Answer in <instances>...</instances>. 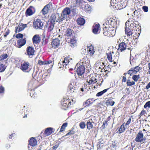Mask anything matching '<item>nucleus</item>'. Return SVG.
Segmentation results:
<instances>
[{
	"instance_id": "nucleus-57",
	"label": "nucleus",
	"mask_w": 150,
	"mask_h": 150,
	"mask_svg": "<svg viewBox=\"0 0 150 150\" xmlns=\"http://www.w3.org/2000/svg\"><path fill=\"white\" fill-rule=\"evenodd\" d=\"M45 61H43L40 60H39L38 61V64L40 66L42 65H45Z\"/></svg>"
},
{
	"instance_id": "nucleus-1",
	"label": "nucleus",
	"mask_w": 150,
	"mask_h": 150,
	"mask_svg": "<svg viewBox=\"0 0 150 150\" xmlns=\"http://www.w3.org/2000/svg\"><path fill=\"white\" fill-rule=\"evenodd\" d=\"M32 69V66L28 62H24L22 63L21 65L20 69L23 72H29Z\"/></svg>"
},
{
	"instance_id": "nucleus-41",
	"label": "nucleus",
	"mask_w": 150,
	"mask_h": 150,
	"mask_svg": "<svg viewBox=\"0 0 150 150\" xmlns=\"http://www.w3.org/2000/svg\"><path fill=\"white\" fill-rule=\"evenodd\" d=\"M74 128H72L71 129L69 130L68 132L64 136H71L75 133V131H74Z\"/></svg>"
},
{
	"instance_id": "nucleus-2",
	"label": "nucleus",
	"mask_w": 150,
	"mask_h": 150,
	"mask_svg": "<svg viewBox=\"0 0 150 150\" xmlns=\"http://www.w3.org/2000/svg\"><path fill=\"white\" fill-rule=\"evenodd\" d=\"M74 103V101L72 99L64 98L63 101L62 102L61 104L62 108L64 110H67Z\"/></svg>"
},
{
	"instance_id": "nucleus-60",
	"label": "nucleus",
	"mask_w": 150,
	"mask_h": 150,
	"mask_svg": "<svg viewBox=\"0 0 150 150\" xmlns=\"http://www.w3.org/2000/svg\"><path fill=\"white\" fill-rule=\"evenodd\" d=\"M23 34L21 33H18L17 34L16 36V37L17 38H23Z\"/></svg>"
},
{
	"instance_id": "nucleus-29",
	"label": "nucleus",
	"mask_w": 150,
	"mask_h": 150,
	"mask_svg": "<svg viewBox=\"0 0 150 150\" xmlns=\"http://www.w3.org/2000/svg\"><path fill=\"white\" fill-rule=\"evenodd\" d=\"M125 123H123L119 128H118L117 129H119L117 132V133L121 134L125 131L126 128L125 127Z\"/></svg>"
},
{
	"instance_id": "nucleus-48",
	"label": "nucleus",
	"mask_w": 150,
	"mask_h": 150,
	"mask_svg": "<svg viewBox=\"0 0 150 150\" xmlns=\"http://www.w3.org/2000/svg\"><path fill=\"white\" fill-rule=\"evenodd\" d=\"M6 68V67L4 64L0 63V72L4 71Z\"/></svg>"
},
{
	"instance_id": "nucleus-5",
	"label": "nucleus",
	"mask_w": 150,
	"mask_h": 150,
	"mask_svg": "<svg viewBox=\"0 0 150 150\" xmlns=\"http://www.w3.org/2000/svg\"><path fill=\"white\" fill-rule=\"evenodd\" d=\"M127 49L130 50V52L132 50V48L131 47H128L127 46V44L123 42L119 43L118 45V47L117 49L118 51H120L121 52H123L125 50Z\"/></svg>"
},
{
	"instance_id": "nucleus-38",
	"label": "nucleus",
	"mask_w": 150,
	"mask_h": 150,
	"mask_svg": "<svg viewBox=\"0 0 150 150\" xmlns=\"http://www.w3.org/2000/svg\"><path fill=\"white\" fill-rule=\"evenodd\" d=\"M23 27V26L22 25H21V23H20L18 25V26L16 27H15V32L16 33H19L21 31L23 30H21L20 29L21 28H22Z\"/></svg>"
},
{
	"instance_id": "nucleus-3",
	"label": "nucleus",
	"mask_w": 150,
	"mask_h": 150,
	"mask_svg": "<svg viewBox=\"0 0 150 150\" xmlns=\"http://www.w3.org/2000/svg\"><path fill=\"white\" fill-rule=\"evenodd\" d=\"M87 82L90 85H92L97 82V76L95 73H93L88 76Z\"/></svg>"
},
{
	"instance_id": "nucleus-54",
	"label": "nucleus",
	"mask_w": 150,
	"mask_h": 150,
	"mask_svg": "<svg viewBox=\"0 0 150 150\" xmlns=\"http://www.w3.org/2000/svg\"><path fill=\"white\" fill-rule=\"evenodd\" d=\"M146 112L145 110H143L140 112V114L138 116L139 117H140L141 116H143V115H144L145 114H146Z\"/></svg>"
},
{
	"instance_id": "nucleus-12",
	"label": "nucleus",
	"mask_w": 150,
	"mask_h": 150,
	"mask_svg": "<svg viewBox=\"0 0 150 150\" xmlns=\"http://www.w3.org/2000/svg\"><path fill=\"white\" fill-rule=\"evenodd\" d=\"M144 134L141 130H140L137 134L135 139V141L137 142H141L144 140Z\"/></svg>"
},
{
	"instance_id": "nucleus-47",
	"label": "nucleus",
	"mask_w": 150,
	"mask_h": 150,
	"mask_svg": "<svg viewBox=\"0 0 150 150\" xmlns=\"http://www.w3.org/2000/svg\"><path fill=\"white\" fill-rule=\"evenodd\" d=\"M136 73V72L133 68H132L130 69L129 70L128 72V74H129L130 76H131L132 74Z\"/></svg>"
},
{
	"instance_id": "nucleus-18",
	"label": "nucleus",
	"mask_w": 150,
	"mask_h": 150,
	"mask_svg": "<svg viewBox=\"0 0 150 150\" xmlns=\"http://www.w3.org/2000/svg\"><path fill=\"white\" fill-rule=\"evenodd\" d=\"M68 90L71 93H76L78 91V87L76 86H74L70 84L68 87Z\"/></svg>"
},
{
	"instance_id": "nucleus-15",
	"label": "nucleus",
	"mask_w": 150,
	"mask_h": 150,
	"mask_svg": "<svg viewBox=\"0 0 150 150\" xmlns=\"http://www.w3.org/2000/svg\"><path fill=\"white\" fill-rule=\"evenodd\" d=\"M125 34L127 37H131L133 34V30L131 28H129V27H125Z\"/></svg>"
},
{
	"instance_id": "nucleus-19",
	"label": "nucleus",
	"mask_w": 150,
	"mask_h": 150,
	"mask_svg": "<svg viewBox=\"0 0 150 150\" xmlns=\"http://www.w3.org/2000/svg\"><path fill=\"white\" fill-rule=\"evenodd\" d=\"M41 38L39 35H34L32 39L33 44L35 45L39 44L41 41Z\"/></svg>"
},
{
	"instance_id": "nucleus-14",
	"label": "nucleus",
	"mask_w": 150,
	"mask_h": 150,
	"mask_svg": "<svg viewBox=\"0 0 150 150\" xmlns=\"http://www.w3.org/2000/svg\"><path fill=\"white\" fill-rule=\"evenodd\" d=\"M65 35L67 39H69V38L75 36L73 30L69 28L66 30Z\"/></svg>"
},
{
	"instance_id": "nucleus-37",
	"label": "nucleus",
	"mask_w": 150,
	"mask_h": 150,
	"mask_svg": "<svg viewBox=\"0 0 150 150\" xmlns=\"http://www.w3.org/2000/svg\"><path fill=\"white\" fill-rule=\"evenodd\" d=\"M115 103V102L112 99L110 98L108 99L106 102V104L107 105H109L111 106L113 105Z\"/></svg>"
},
{
	"instance_id": "nucleus-22",
	"label": "nucleus",
	"mask_w": 150,
	"mask_h": 150,
	"mask_svg": "<svg viewBox=\"0 0 150 150\" xmlns=\"http://www.w3.org/2000/svg\"><path fill=\"white\" fill-rule=\"evenodd\" d=\"M54 132L53 128L48 127L46 129L44 132V136H47L51 135Z\"/></svg>"
},
{
	"instance_id": "nucleus-52",
	"label": "nucleus",
	"mask_w": 150,
	"mask_h": 150,
	"mask_svg": "<svg viewBox=\"0 0 150 150\" xmlns=\"http://www.w3.org/2000/svg\"><path fill=\"white\" fill-rule=\"evenodd\" d=\"M8 57V55L7 54H4L0 56V59L1 60H3L6 59Z\"/></svg>"
},
{
	"instance_id": "nucleus-17",
	"label": "nucleus",
	"mask_w": 150,
	"mask_h": 150,
	"mask_svg": "<svg viewBox=\"0 0 150 150\" xmlns=\"http://www.w3.org/2000/svg\"><path fill=\"white\" fill-rule=\"evenodd\" d=\"M60 40L57 38L54 39L52 42V47L54 49L57 48L60 45Z\"/></svg>"
},
{
	"instance_id": "nucleus-8",
	"label": "nucleus",
	"mask_w": 150,
	"mask_h": 150,
	"mask_svg": "<svg viewBox=\"0 0 150 150\" xmlns=\"http://www.w3.org/2000/svg\"><path fill=\"white\" fill-rule=\"evenodd\" d=\"M103 30L104 32H103V34L105 36H112L113 34L112 33V32L114 33L113 31L111 30V28L109 29L108 27L105 26L104 24L103 25Z\"/></svg>"
},
{
	"instance_id": "nucleus-28",
	"label": "nucleus",
	"mask_w": 150,
	"mask_h": 150,
	"mask_svg": "<svg viewBox=\"0 0 150 150\" xmlns=\"http://www.w3.org/2000/svg\"><path fill=\"white\" fill-rule=\"evenodd\" d=\"M140 12V11L138 10L134 11L133 14L132 15V19L135 20V19L138 18L139 16L141 15Z\"/></svg>"
},
{
	"instance_id": "nucleus-64",
	"label": "nucleus",
	"mask_w": 150,
	"mask_h": 150,
	"mask_svg": "<svg viewBox=\"0 0 150 150\" xmlns=\"http://www.w3.org/2000/svg\"><path fill=\"white\" fill-rule=\"evenodd\" d=\"M59 144H57L54 146H53L52 147V150H56L57 148L58 147Z\"/></svg>"
},
{
	"instance_id": "nucleus-30",
	"label": "nucleus",
	"mask_w": 150,
	"mask_h": 150,
	"mask_svg": "<svg viewBox=\"0 0 150 150\" xmlns=\"http://www.w3.org/2000/svg\"><path fill=\"white\" fill-rule=\"evenodd\" d=\"M57 15L55 14H52L48 22L55 24L56 20Z\"/></svg>"
},
{
	"instance_id": "nucleus-45",
	"label": "nucleus",
	"mask_w": 150,
	"mask_h": 150,
	"mask_svg": "<svg viewBox=\"0 0 150 150\" xmlns=\"http://www.w3.org/2000/svg\"><path fill=\"white\" fill-rule=\"evenodd\" d=\"M86 126L87 129L88 130H90L92 128L93 125L91 122L89 121L87 122Z\"/></svg>"
},
{
	"instance_id": "nucleus-33",
	"label": "nucleus",
	"mask_w": 150,
	"mask_h": 150,
	"mask_svg": "<svg viewBox=\"0 0 150 150\" xmlns=\"http://www.w3.org/2000/svg\"><path fill=\"white\" fill-rule=\"evenodd\" d=\"M77 22L79 25H83L85 23V21L83 18H79L77 20Z\"/></svg>"
},
{
	"instance_id": "nucleus-62",
	"label": "nucleus",
	"mask_w": 150,
	"mask_h": 150,
	"mask_svg": "<svg viewBox=\"0 0 150 150\" xmlns=\"http://www.w3.org/2000/svg\"><path fill=\"white\" fill-rule=\"evenodd\" d=\"M103 70H104L105 71V73H106V74H105V75L108 76V73L109 72H110V71H108V70H107V69H105L104 68H103V69H101V71H103Z\"/></svg>"
},
{
	"instance_id": "nucleus-56",
	"label": "nucleus",
	"mask_w": 150,
	"mask_h": 150,
	"mask_svg": "<svg viewBox=\"0 0 150 150\" xmlns=\"http://www.w3.org/2000/svg\"><path fill=\"white\" fill-rule=\"evenodd\" d=\"M133 68L134 69L136 73L142 69V68L139 66H136L135 67H133Z\"/></svg>"
},
{
	"instance_id": "nucleus-23",
	"label": "nucleus",
	"mask_w": 150,
	"mask_h": 150,
	"mask_svg": "<svg viewBox=\"0 0 150 150\" xmlns=\"http://www.w3.org/2000/svg\"><path fill=\"white\" fill-rule=\"evenodd\" d=\"M37 140L34 137H31L28 140V145L31 146H35L37 145Z\"/></svg>"
},
{
	"instance_id": "nucleus-7",
	"label": "nucleus",
	"mask_w": 150,
	"mask_h": 150,
	"mask_svg": "<svg viewBox=\"0 0 150 150\" xmlns=\"http://www.w3.org/2000/svg\"><path fill=\"white\" fill-rule=\"evenodd\" d=\"M133 19L129 18L125 23V26L127 27H129V28H132V30H134L135 28H137V26L139 27L138 25L136 24L133 20Z\"/></svg>"
},
{
	"instance_id": "nucleus-13",
	"label": "nucleus",
	"mask_w": 150,
	"mask_h": 150,
	"mask_svg": "<svg viewBox=\"0 0 150 150\" xmlns=\"http://www.w3.org/2000/svg\"><path fill=\"white\" fill-rule=\"evenodd\" d=\"M26 42L25 38H21L18 40L17 43H15V45L16 47L20 48L26 44Z\"/></svg>"
},
{
	"instance_id": "nucleus-36",
	"label": "nucleus",
	"mask_w": 150,
	"mask_h": 150,
	"mask_svg": "<svg viewBox=\"0 0 150 150\" xmlns=\"http://www.w3.org/2000/svg\"><path fill=\"white\" fill-rule=\"evenodd\" d=\"M75 0V6L77 7H79L80 8L82 7V0Z\"/></svg>"
},
{
	"instance_id": "nucleus-59",
	"label": "nucleus",
	"mask_w": 150,
	"mask_h": 150,
	"mask_svg": "<svg viewBox=\"0 0 150 150\" xmlns=\"http://www.w3.org/2000/svg\"><path fill=\"white\" fill-rule=\"evenodd\" d=\"M119 59V56L117 55H114V59H112V62L113 61H118Z\"/></svg>"
},
{
	"instance_id": "nucleus-43",
	"label": "nucleus",
	"mask_w": 150,
	"mask_h": 150,
	"mask_svg": "<svg viewBox=\"0 0 150 150\" xmlns=\"http://www.w3.org/2000/svg\"><path fill=\"white\" fill-rule=\"evenodd\" d=\"M126 84L127 86H131L134 85L135 84V83L133 81H130V79H128L127 81Z\"/></svg>"
},
{
	"instance_id": "nucleus-58",
	"label": "nucleus",
	"mask_w": 150,
	"mask_h": 150,
	"mask_svg": "<svg viewBox=\"0 0 150 150\" xmlns=\"http://www.w3.org/2000/svg\"><path fill=\"white\" fill-rule=\"evenodd\" d=\"M108 121H107V120H105V122H103L102 126L103 129H104L105 128V126H107L108 125Z\"/></svg>"
},
{
	"instance_id": "nucleus-31",
	"label": "nucleus",
	"mask_w": 150,
	"mask_h": 150,
	"mask_svg": "<svg viewBox=\"0 0 150 150\" xmlns=\"http://www.w3.org/2000/svg\"><path fill=\"white\" fill-rule=\"evenodd\" d=\"M88 51V55L91 57L93 56L95 52L94 47L91 45L89 47Z\"/></svg>"
},
{
	"instance_id": "nucleus-27",
	"label": "nucleus",
	"mask_w": 150,
	"mask_h": 150,
	"mask_svg": "<svg viewBox=\"0 0 150 150\" xmlns=\"http://www.w3.org/2000/svg\"><path fill=\"white\" fill-rule=\"evenodd\" d=\"M115 22L114 21H113V18H110L108 20H107L105 23L110 28L112 26L113 27V25L114 24Z\"/></svg>"
},
{
	"instance_id": "nucleus-16",
	"label": "nucleus",
	"mask_w": 150,
	"mask_h": 150,
	"mask_svg": "<svg viewBox=\"0 0 150 150\" xmlns=\"http://www.w3.org/2000/svg\"><path fill=\"white\" fill-rule=\"evenodd\" d=\"M79 66L77 68L76 72L78 76H81L85 71V67L82 65H79Z\"/></svg>"
},
{
	"instance_id": "nucleus-10",
	"label": "nucleus",
	"mask_w": 150,
	"mask_h": 150,
	"mask_svg": "<svg viewBox=\"0 0 150 150\" xmlns=\"http://www.w3.org/2000/svg\"><path fill=\"white\" fill-rule=\"evenodd\" d=\"M34 27L36 29H41L43 26V24L40 20L37 19L33 22Z\"/></svg>"
},
{
	"instance_id": "nucleus-44",
	"label": "nucleus",
	"mask_w": 150,
	"mask_h": 150,
	"mask_svg": "<svg viewBox=\"0 0 150 150\" xmlns=\"http://www.w3.org/2000/svg\"><path fill=\"white\" fill-rule=\"evenodd\" d=\"M47 10L49 11L51 10L52 8V5L51 2H50L48 4H47L45 6Z\"/></svg>"
},
{
	"instance_id": "nucleus-35",
	"label": "nucleus",
	"mask_w": 150,
	"mask_h": 150,
	"mask_svg": "<svg viewBox=\"0 0 150 150\" xmlns=\"http://www.w3.org/2000/svg\"><path fill=\"white\" fill-rule=\"evenodd\" d=\"M117 6L119 10L123 9L126 7L125 2L123 1H120L119 3H118Z\"/></svg>"
},
{
	"instance_id": "nucleus-32",
	"label": "nucleus",
	"mask_w": 150,
	"mask_h": 150,
	"mask_svg": "<svg viewBox=\"0 0 150 150\" xmlns=\"http://www.w3.org/2000/svg\"><path fill=\"white\" fill-rule=\"evenodd\" d=\"M95 100L93 98H89L84 103V105L85 107L88 106L90 104H92Z\"/></svg>"
},
{
	"instance_id": "nucleus-61",
	"label": "nucleus",
	"mask_w": 150,
	"mask_h": 150,
	"mask_svg": "<svg viewBox=\"0 0 150 150\" xmlns=\"http://www.w3.org/2000/svg\"><path fill=\"white\" fill-rule=\"evenodd\" d=\"M131 117H130L129 119L127 121L126 123H125V125L126 126V125H128L131 122Z\"/></svg>"
},
{
	"instance_id": "nucleus-42",
	"label": "nucleus",
	"mask_w": 150,
	"mask_h": 150,
	"mask_svg": "<svg viewBox=\"0 0 150 150\" xmlns=\"http://www.w3.org/2000/svg\"><path fill=\"white\" fill-rule=\"evenodd\" d=\"M67 125L68 123L67 122H65L63 123L61 127L59 132H62L64 131L66 127H67Z\"/></svg>"
},
{
	"instance_id": "nucleus-40",
	"label": "nucleus",
	"mask_w": 150,
	"mask_h": 150,
	"mask_svg": "<svg viewBox=\"0 0 150 150\" xmlns=\"http://www.w3.org/2000/svg\"><path fill=\"white\" fill-rule=\"evenodd\" d=\"M48 79V75H45V74H42V76H41V81H42L43 82L47 80Z\"/></svg>"
},
{
	"instance_id": "nucleus-9",
	"label": "nucleus",
	"mask_w": 150,
	"mask_h": 150,
	"mask_svg": "<svg viewBox=\"0 0 150 150\" xmlns=\"http://www.w3.org/2000/svg\"><path fill=\"white\" fill-rule=\"evenodd\" d=\"M36 12V9L33 6H30L26 9L25 12V15L26 16H30L34 14Z\"/></svg>"
},
{
	"instance_id": "nucleus-49",
	"label": "nucleus",
	"mask_w": 150,
	"mask_h": 150,
	"mask_svg": "<svg viewBox=\"0 0 150 150\" xmlns=\"http://www.w3.org/2000/svg\"><path fill=\"white\" fill-rule=\"evenodd\" d=\"M140 78V75L139 74L138 75H134L132 77V79L134 81L137 82L138 80Z\"/></svg>"
},
{
	"instance_id": "nucleus-11",
	"label": "nucleus",
	"mask_w": 150,
	"mask_h": 150,
	"mask_svg": "<svg viewBox=\"0 0 150 150\" xmlns=\"http://www.w3.org/2000/svg\"><path fill=\"white\" fill-rule=\"evenodd\" d=\"M70 13L71 10L69 8L66 7L64 8L61 14V18L62 20H64L65 18H66L67 15L70 14Z\"/></svg>"
},
{
	"instance_id": "nucleus-20",
	"label": "nucleus",
	"mask_w": 150,
	"mask_h": 150,
	"mask_svg": "<svg viewBox=\"0 0 150 150\" xmlns=\"http://www.w3.org/2000/svg\"><path fill=\"white\" fill-rule=\"evenodd\" d=\"M72 60L69 56L65 57L64 59V61L62 62L64 64H63L62 66H60L59 69H62V68L64 67H66L67 64L70 62V61Z\"/></svg>"
},
{
	"instance_id": "nucleus-6",
	"label": "nucleus",
	"mask_w": 150,
	"mask_h": 150,
	"mask_svg": "<svg viewBox=\"0 0 150 150\" xmlns=\"http://www.w3.org/2000/svg\"><path fill=\"white\" fill-rule=\"evenodd\" d=\"M67 42L69 45L72 47L76 46L77 44V40L76 36H74L69 39H67Z\"/></svg>"
},
{
	"instance_id": "nucleus-63",
	"label": "nucleus",
	"mask_w": 150,
	"mask_h": 150,
	"mask_svg": "<svg viewBox=\"0 0 150 150\" xmlns=\"http://www.w3.org/2000/svg\"><path fill=\"white\" fill-rule=\"evenodd\" d=\"M10 30L9 29H8L7 31L6 32L5 34L4 35V37H6L10 33Z\"/></svg>"
},
{
	"instance_id": "nucleus-25",
	"label": "nucleus",
	"mask_w": 150,
	"mask_h": 150,
	"mask_svg": "<svg viewBox=\"0 0 150 150\" xmlns=\"http://www.w3.org/2000/svg\"><path fill=\"white\" fill-rule=\"evenodd\" d=\"M92 32L95 34H98L99 30H100V25L98 23L94 25L92 27Z\"/></svg>"
},
{
	"instance_id": "nucleus-55",
	"label": "nucleus",
	"mask_w": 150,
	"mask_h": 150,
	"mask_svg": "<svg viewBox=\"0 0 150 150\" xmlns=\"http://www.w3.org/2000/svg\"><path fill=\"white\" fill-rule=\"evenodd\" d=\"M150 108V101H148L144 105V108Z\"/></svg>"
},
{
	"instance_id": "nucleus-51",
	"label": "nucleus",
	"mask_w": 150,
	"mask_h": 150,
	"mask_svg": "<svg viewBox=\"0 0 150 150\" xmlns=\"http://www.w3.org/2000/svg\"><path fill=\"white\" fill-rule=\"evenodd\" d=\"M103 146V143H101L100 142H99L98 143L97 146L98 149H100Z\"/></svg>"
},
{
	"instance_id": "nucleus-53",
	"label": "nucleus",
	"mask_w": 150,
	"mask_h": 150,
	"mask_svg": "<svg viewBox=\"0 0 150 150\" xmlns=\"http://www.w3.org/2000/svg\"><path fill=\"white\" fill-rule=\"evenodd\" d=\"M79 126L81 129H83L86 126L85 122H81L79 124Z\"/></svg>"
},
{
	"instance_id": "nucleus-21",
	"label": "nucleus",
	"mask_w": 150,
	"mask_h": 150,
	"mask_svg": "<svg viewBox=\"0 0 150 150\" xmlns=\"http://www.w3.org/2000/svg\"><path fill=\"white\" fill-rule=\"evenodd\" d=\"M35 50L33 47L28 46L26 48V52L29 56H33L34 54Z\"/></svg>"
},
{
	"instance_id": "nucleus-46",
	"label": "nucleus",
	"mask_w": 150,
	"mask_h": 150,
	"mask_svg": "<svg viewBox=\"0 0 150 150\" xmlns=\"http://www.w3.org/2000/svg\"><path fill=\"white\" fill-rule=\"evenodd\" d=\"M49 11L45 8V7L42 9L41 11V12L42 13V14L45 16L49 12Z\"/></svg>"
},
{
	"instance_id": "nucleus-26",
	"label": "nucleus",
	"mask_w": 150,
	"mask_h": 150,
	"mask_svg": "<svg viewBox=\"0 0 150 150\" xmlns=\"http://www.w3.org/2000/svg\"><path fill=\"white\" fill-rule=\"evenodd\" d=\"M54 24L49 22L47 23L46 26L47 32H50L52 31L54 29Z\"/></svg>"
},
{
	"instance_id": "nucleus-34",
	"label": "nucleus",
	"mask_w": 150,
	"mask_h": 150,
	"mask_svg": "<svg viewBox=\"0 0 150 150\" xmlns=\"http://www.w3.org/2000/svg\"><path fill=\"white\" fill-rule=\"evenodd\" d=\"M113 53V52H110L106 53L107 58L110 62H112V55Z\"/></svg>"
},
{
	"instance_id": "nucleus-24",
	"label": "nucleus",
	"mask_w": 150,
	"mask_h": 150,
	"mask_svg": "<svg viewBox=\"0 0 150 150\" xmlns=\"http://www.w3.org/2000/svg\"><path fill=\"white\" fill-rule=\"evenodd\" d=\"M42 73H39L38 74L37 72H33L32 74L33 77L38 81H41Z\"/></svg>"
},
{
	"instance_id": "nucleus-50",
	"label": "nucleus",
	"mask_w": 150,
	"mask_h": 150,
	"mask_svg": "<svg viewBox=\"0 0 150 150\" xmlns=\"http://www.w3.org/2000/svg\"><path fill=\"white\" fill-rule=\"evenodd\" d=\"M29 95L31 97L34 98L35 97L34 96L35 94V92L34 90H30L29 91Z\"/></svg>"
},
{
	"instance_id": "nucleus-39",
	"label": "nucleus",
	"mask_w": 150,
	"mask_h": 150,
	"mask_svg": "<svg viewBox=\"0 0 150 150\" xmlns=\"http://www.w3.org/2000/svg\"><path fill=\"white\" fill-rule=\"evenodd\" d=\"M109 88L105 89L103 91L97 93L96 95V96L98 97L100 96L103 94L105 93L106 92Z\"/></svg>"
},
{
	"instance_id": "nucleus-4",
	"label": "nucleus",
	"mask_w": 150,
	"mask_h": 150,
	"mask_svg": "<svg viewBox=\"0 0 150 150\" xmlns=\"http://www.w3.org/2000/svg\"><path fill=\"white\" fill-rule=\"evenodd\" d=\"M79 64V65H82L87 68H90L91 67L90 60L86 56H84L83 58L80 61Z\"/></svg>"
}]
</instances>
